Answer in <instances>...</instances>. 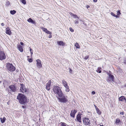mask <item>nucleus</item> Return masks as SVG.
Masks as SVG:
<instances>
[{
	"label": "nucleus",
	"instance_id": "nucleus-1",
	"mask_svg": "<svg viewBox=\"0 0 126 126\" xmlns=\"http://www.w3.org/2000/svg\"><path fill=\"white\" fill-rule=\"evenodd\" d=\"M17 99L18 100L19 103L22 104L25 103L27 101L26 97L23 94H19Z\"/></svg>",
	"mask_w": 126,
	"mask_h": 126
},
{
	"label": "nucleus",
	"instance_id": "nucleus-2",
	"mask_svg": "<svg viewBox=\"0 0 126 126\" xmlns=\"http://www.w3.org/2000/svg\"><path fill=\"white\" fill-rule=\"evenodd\" d=\"M61 89V88L58 86H54L53 88L54 92L59 97H61L63 95V93Z\"/></svg>",
	"mask_w": 126,
	"mask_h": 126
},
{
	"label": "nucleus",
	"instance_id": "nucleus-3",
	"mask_svg": "<svg viewBox=\"0 0 126 126\" xmlns=\"http://www.w3.org/2000/svg\"><path fill=\"white\" fill-rule=\"evenodd\" d=\"M58 98V99L59 102L63 103H67L68 101L67 98L68 97L67 96L64 95L63 94L62 96Z\"/></svg>",
	"mask_w": 126,
	"mask_h": 126
},
{
	"label": "nucleus",
	"instance_id": "nucleus-4",
	"mask_svg": "<svg viewBox=\"0 0 126 126\" xmlns=\"http://www.w3.org/2000/svg\"><path fill=\"white\" fill-rule=\"evenodd\" d=\"M6 67L8 71L10 72H13L16 70V68L11 63H7L6 64Z\"/></svg>",
	"mask_w": 126,
	"mask_h": 126
},
{
	"label": "nucleus",
	"instance_id": "nucleus-5",
	"mask_svg": "<svg viewBox=\"0 0 126 126\" xmlns=\"http://www.w3.org/2000/svg\"><path fill=\"white\" fill-rule=\"evenodd\" d=\"M108 76L107 77V81L109 83H111L114 81V77L113 76L111 75V74L108 73Z\"/></svg>",
	"mask_w": 126,
	"mask_h": 126
},
{
	"label": "nucleus",
	"instance_id": "nucleus-6",
	"mask_svg": "<svg viewBox=\"0 0 126 126\" xmlns=\"http://www.w3.org/2000/svg\"><path fill=\"white\" fill-rule=\"evenodd\" d=\"M62 83L65 88V91L67 92H69L70 90L67 82L64 80L63 79L62 80Z\"/></svg>",
	"mask_w": 126,
	"mask_h": 126
},
{
	"label": "nucleus",
	"instance_id": "nucleus-7",
	"mask_svg": "<svg viewBox=\"0 0 126 126\" xmlns=\"http://www.w3.org/2000/svg\"><path fill=\"white\" fill-rule=\"evenodd\" d=\"M21 86L20 87V92H22L23 93H24L26 92V89L25 88V86L22 84H20Z\"/></svg>",
	"mask_w": 126,
	"mask_h": 126
},
{
	"label": "nucleus",
	"instance_id": "nucleus-8",
	"mask_svg": "<svg viewBox=\"0 0 126 126\" xmlns=\"http://www.w3.org/2000/svg\"><path fill=\"white\" fill-rule=\"evenodd\" d=\"M83 121L84 124L85 125H88L90 124V120L88 118H84Z\"/></svg>",
	"mask_w": 126,
	"mask_h": 126
},
{
	"label": "nucleus",
	"instance_id": "nucleus-9",
	"mask_svg": "<svg viewBox=\"0 0 126 126\" xmlns=\"http://www.w3.org/2000/svg\"><path fill=\"white\" fill-rule=\"evenodd\" d=\"M5 55L4 52L0 51V60H2L5 59Z\"/></svg>",
	"mask_w": 126,
	"mask_h": 126
},
{
	"label": "nucleus",
	"instance_id": "nucleus-10",
	"mask_svg": "<svg viewBox=\"0 0 126 126\" xmlns=\"http://www.w3.org/2000/svg\"><path fill=\"white\" fill-rule=\"evenodd\" d=\"M36 61L37 62V66L39 68L41 67L42 66L41 61L39 59H38Z\"/></svg>",
	"mask_w": 126,
	"mask_h": 126
},
{
	"label": "nucleus",
	"instance_id": "nucleus-11",
	"mask_svg": "<svg viewBox=\"0 0 126 126\" xmlns=\"http://www.w3.org/2000/svg\"><path fill=\"white\" fill-rule=\"evenodd\" d=\"M51 80H49L46 85V89L48 91L50 89V86L51 85Z\"/></svg>",
	"mask_w": 126,
	"mask_h": 126
},
{
	"label": "nucleus",
	"instance_id": "nucleus-12",
	"mask_svg": "<svg viewBox=\"0 0 126 126\" xmlns=\"http://www.w3.org/2000/svg\"><path fill=\"white\" fill-rule=\"evenodd\" d=\"M77 112V111L75 110H72L70 113V116L74 118L75 115Z\"/></svg>",
	"mask_w": 126,
	"mask_h": 126
},
{
	"label": "nucleus",
	"instance_id": "nucleus-13",
	"mask_svg": "<svg viewBox=\"0 0 126 126\" xmlns=\"http://www.w3.org/2000/svg\"><path fill=\"white\" fill-rule=\"evenodd\" d=\"M119 100L120 101H123L125 102H126V99L123 96L120 97L119 98Z\"/></svg>",
	"mask_w": 126,
	"mask_h": 126
},
{
	"label": "nucleus",
	"instance_id": "nucleus-14",
	"mask_svg": "<svg viewBox=\"0 0 126 126\" xmlns=\"http://www.w3.org/2000/svg\"><path fill=\"white\" fill-rule=\"evenodd\" d=\"M6 34L10 35L11 34V30L9 27H7L6 29Z\"/></svg>",
	"mask_w": 126,
	"mask_h": 126
},
{
	"label": "nucleus",
	"instance_id": "nucleus-15",
	"mask_svg": "<svg viewBox=\"0 0 126 126\" xmlns=\"http://www.w3.org/2000/svg\"><path fill=\"white\" fill-rule=\"evenodd\" d=\"M9 88L12 92H15L16 91V88L14 86L10 85L9 86Z\"/></svg>",
	"mask_w": 126,
	"mask_h": 126
},
{
	"label": "nucleus",
	"instance_id": "nucleus-16",
	"mask_svg": "<svg viewBox=\"0 0 126 126\" xmlns=\"http://www.w3.org/2000/svg\"><path fill=\"white\" fill-rule=\"evenodd\" d=\"M42 29L43 30V31L44 32H45L46 33H47V34H51L52 33L51 32L49 31H48L47 29L46 28H44L43 27H42Z\"/></svg>",
	"mask_w": 126,
	"mask_h": 126
},
{
	"label": "nucleus",
	"instance_id": "nucleus-17",
	"mask_svg": "<svg viewBox=\"0 0 126 126\" xmlns=\"http://www.w3.org/2000/svg\"><path fill=\"white\" fill-rule=\"evenodd\" d=\"M77 121L79 123L81 122V117L79 114H78L77 115L76 117Z\"/></svg>",
	"mask_w": 126,
	"mask_h": 126
},
{
	"label": "nucleus",
	"instance_id": "nucleus-18",
	"mask_svg": "<svg viewBox=\"0 0 126 126\" xmlns=\"http://www.w3.org/2000/svg\"><path fill=\"white\" fill-rule=\"evenodd\" d=\"M120 122L121 121L120 119L119 118H117L116 119L114 124L116 125H118L119 124Z\"/></svg>",
	"mask_w": 126,
	"mask_h": 126
},
{
	"label": "nucleus",
	"instance_id": "nucleus-19",
	"mask_svg": "<svg viewBox=\"0 0 126 126\" xmlns=\"http://www.w3.org/2000/svg\"><path fill=\"white\" fill-rule=\"evenodd\" d=\"M57 44L58 45L62 46H64L65 45V43L62 41H58L57 42Z\"/></svg>",
	"mask_w": 126,
	"mask_h": 126
},
{
	"label": "nucleus",
	"instance_id": "nucleus-20",
	"mask_svg": "<svg viewBox=\"0 0 126 126\" xmlns=\"http://www.w3.org/2000/svg\"><path fill=\"white\" fill-rule=\"evenodd\" d=\"M17 48L21 52H22L23 51V49L22 48V47L20 45H19L17 46Z\"/></svg>",
	"mask_w": 126,
	"mask_h": 126
},
{
	"label": "nucleus",
	"instance_id": "nucleus-21",
	"mask_svg": "<svg viewBox=\"0 0 126 126\" xmlns=\"http://www.w3.org/2000/svg\"><path fill=\"white\" fill-rule=\"evenodd\" d=\"M95 107L97 114L99 115L101 113V112L100 110L96 106H95Z\"/></svg>",
	"mask_w": 126,
	"mask_h": 126
},
{
	"label": "nucleus",
	"instance_id": "nucleus-22",
	"mask_svg": "<svg viewBox=\"0 0 126 126\" xmlns=\"http://www.w3.org/2000/svg\"><path fill=\"white\" fill-rule=\"evenodd\" d=\"M27 21L31 23H32L35 24V22L33 21L31 18H30Z\"/></svg>",
	"mask_w": 126,
	"mask_h": 126
},
{
	"label": "nucleus",
	"instance_id": "nucleus-23",
	"mask_svg": "<svg viewBox=\"0 0 126 126\" xmlns=\"http://www.w3.org/2000/svg\"><path fill=\"white\" fill-rule=\"evenodd\" d=\"M6 119V118L5 117H3V118H0L1 122L2 123H3L4 122L5 120Z\"/></svg>",
	"mask_w": 126,
	"mask_h": 126
},
{
	"label": "nucleus",
	"instance_id": "nucleus-24",
	"mask_svg": "<svg viewBox=\"0 0 126 126\" xmlns=\"http://www.w3.org/2000/svg\"><path fill=\"white\" fill-rule=\"evenodd\" d=\"M75 46L76 47V48H80V46L79 45V44L76 42L75 44Z\"/></svg>",
	"mask_w": 126,
	"mask_h": 126
},
{
	"label": "nucleus",
	"instance_id": "nucleus-25",
	"mask_svg": "<svg viewBox=\"0 0 126 126\" xmlns=\"http://www.w3.org/2000/svg\"><path fill=\"white\" fill-rule=\"evenodd\" d=\"M16 13V11L14 10L11 11H10V13L12 15H14Z\"/></svg>",
	"mask_w": 126,
	"mask_h": 126
},
{
	"label": "nucleus",
	"instance_id": "nucleus-26",
	"mask_svg": "<svg viewBox=\"0 0 126 126\" xmlns=\"http://www.w3.org/2000/svg\"><path fill=\"white\" fill-rule=\"evenodd\" d=\"M101 68L99 67L98 68L96 71L98 73H101Z\"/></svg>",
	"mask_w": 126,
	"mask_h": 126
},
{
	"label": "nucleus",
	"instance_id": "nucleus-27",
	"mask_svg": "<svg viewBox=\"0 0 126 126\" xmlns=\"http://www.w3.org/2000/svg\"><path fill=\"white\" fill-rule=\"evenodd\" d=\"M111 14L112 16H114L116 17V18H118V16H117V15H115L112 12H111Z\"/></svg>",
	"mask_w": 126,
	"mask_h": 126
},
{
	"label": "nucleus",
	"instance_id": "nucleus-28",
	"mask_svg": "<svg viewBox=\"0 0 126 126\" xmlns=\"http://www.w3.org/2000/svg\"><path fill=\"white\" fill-rule=\"evenodd\" d=\"M61 126H68L64 123H61Z\"/></svg>",
	"mask_w": 126,
	"mask_h": 126
},
{
	"label": "nucleus",
	"instance_id": "nucleus-29",
	"mask_svg": "<svg viewBox=\"0 0 126 126\" xmlns=\"http://www.w3.org/2000/svg\"><path fill=\"white\" fill-rule=\"evenodd\" d=\"M74 22L76 24H78L79 23V19H78L77 20H75Z\"/></svg>",
	"mask_w": 126,
	"mask_h": 126
},
{
	"label": "nucleus",
	"instance_id": "nucleus-30",
	"mask_svg": "<svg viewBox=\"0 0 126 126\" xmlns=\"http://www.w3.org/2000/svg\"><path fill=\"white\" fill-rule=\"evenodd\" d=\"M74 17V18H77L78 19H79V17L77 16L76 14H74V15L73 16Z\"/></svg>",
	"mask_w": 126,
	"mask_h": 126
},
{
	"label": "nucleus",
	"instance_id": "nucleus-31",
	"mask_svg": "<svg viewBox=\"0 0 126 126\" xmlns=\"http://www.w3.org/2000/svg\"><path fill=\"white\" fill-rule=\"evenodd\" d=\"M22 3L24 4H25L26 2L25 0H21Z\"/></svg>",
	"mask_w": 126,
	"mask_h": 126
},
{
	"label": "nucleus",
	"instance_id": "nucleus-32",
	"mask_svg": "<svg viewBox=\"0 0 126 126\" xmlns=\"http://www.w3.org/2000/svg\"><path fill=\"white\" fill-rule=\"evenodd\" d=\"M70 31L71 32H74V30L71 28L70 27L69 28Z\"/></svg>",
	"mask_w": 126,
	"mask_h": 126
},
{
	"label": "nucleus",
	"instance_id": "nucleus-33",
	"mask_svg": "<svg viewBox=\"0 0 126 126\" xmlns=\"http://www.w3.org/2000/svg\"><path fill=\"white\" fill-rule=\"evenodd\" d=\"M89 57V55H87L84 58V59L85 60H87V59Z\"/></svg>",
	"mask_w": 126,
	"mask_h": 126
},
{
	"label": "nucleus",
	"instance_id": "nucleus-34",
	"mask_svg": "<svg viewBox=\"0 0 126 126\" xmlns=\"http://www.w3.org/2000/svg\"><path fill=\"white\" fill-rule=\"evenodd\" d=\"M120 14H121V13L120 12V11H118L117 13V15H119Z\"/></svg>",
	"mask_w": 126,
	"mask_h": 126
},
{
	"label": "nucleus",
	"instance_id": "nucleus-35",
	"mask_svg": "<svg viewBox=\"0 0 126 126\" xmlns=\"http://www.w3.org/2000/svg\"><path fill=\"white\" fill-rule=\"evenodd\" d=\"M30 51L31 52V55H32L33 53V50L31 48H30Z\"/></svg>",
	"mask_w": 126,
	"mask_h": 126
},
{
	"label": "nucleus",
	"instance_id": "nucleus-36",
	"mask_svg": "<svg viewBox=\"0 0 126 126\" xmlns=\"http://www.w3.org/2000/svg\"><path fill=\"white\" fill-rule=\"evenodd\" d=\"M28 61L30 62H32V60L31 59H29Z\"/></svg>",
	"mask_w": 126,
	"mask_h": 126
},
{
	"label": "nucleus",
	"instance_id": "nucleus-37",
	"mask_svg": "<svg viewBox=\"0 0 126 126\" xmlns=\"http://www.w3.org/2000/svg\"><path fill=\"white\" fill-rule=\"evenodd\" d=\"M69 14L71 16H73L74 15V14H73V13H69Z\"/></svg>",
	"mask_w": 126,
	"mask_h": 126
},
{
	"label": "nucleus",
	"instance_id": "nucleus-38",
	"mask_svg": "<svg viewBox=\"0 0 126 126\" xmlns=\"http://www.w3.org/2000/svg\"><path fill=\"white\" fill-rule=\"evenodd\" d=\"M120 114L122 115H123L124 114V112H121L120 113Z\"/></svg>",
	"mask_w": 126,
	"mask_h": 126
},
{
	"label": "nucleus",
	"instance_id": "nucleus-39",
	"mask_svg": "<svg viewBox=\"0 0 126 126\" xmlns=\"http://www.w3.org/2000/svg\"><path fill=\"white\" fill-rule=\"evenodd\" d=\"M92 93L93 94H95V92L94 91H93L92 92Z\"/></svg>",
	"mask_w": 126,
	"mask_h": 126
},
{
	"label": "nucleus",
	"instance_id": "nucleus-40",
	"mask_svg": "<svg viewBox=\"0 0 126 126\" xmlns=\"http://www.w3.org/2000/svg\"><path fill=\"white\" fill-rule=\"evenodd\" d=\"M50 35H49V38H51L52 37V36L51 35V34H49Z\"/></svg>",
	"mask_w": 126,
	"mask_h": 126
},
{
	"label": "nucleus",
	"instance_id": "nucleus-41",
	"mask_svg": "<svg viewBox=\"0 0 126 126\" xmlns=\"http://www.w3.org/2000/svg\"><path fill=\"white\" fill-rule=\"evenodd\" d=\"M86 7L88 9L90 7V6L89 5H87L86 6Z\"/></svg>",
	"mask_w": 126,
	"mask_h": 126
},
{
	"label": "nucleus",
	"instance_id": "nucleus-42",
	"mask_svg": "<svg viewBox=\"0 0 126 126\" xmlns=\"http://www.w3.org/2000/svg\"><path fill=\"white\" fill-rule=\"evenodd\" d=\"M20 44L22 45H24V43L22 42H20Z\"/></svg>",
	"mask_w": 126,
	"mask_h": 126
},
{
	"label": "nucleus",
	"instance_id": "nucleus-43",
	"mask_svg": "<svg viewBox=\"0 0 126 126\" xmlns=\"http://www.w3.org/2000/svg\"><path fill=\"white\" fill-rule=\"evenodd\" d=\"M97 1V0H93V1L94 2H96Z\"/></svg>",
	"mask_w": 126,
	"mask_h": 126
},
{
	"label": "nucleus",
	"instance_id": "nucleus-44",
	"mask_svg": "<svg viewBox=\"0 0 126 126\" xmlns=\"http://www.w3.org/2000/svg\"><path fill=\"white\" fill-rule=\"evenodd\" d=\"M1 25L2 26H3L4 25V23H2L1 24Z\"/></svg>",
	"mask_w": 126,
	"mask_h": 126
},
{
	"label": "nucleus",
	"instance_id": "nucleus-45",
	"mask_svg": "<svg viewBox=\"0 0 126 126\" xmlns=\"http://www.w3.org/2000/svg\"><path fill=\"white\" fill-rule=\"evenodd\" d=\"M1 82H2V81H0V83H1Z\"/></svg>",
	"mask_w": 126,
	"mask_h": 126
},
{
	"label": "nucleus",
	"instance_id": "nucleus-46",
	"mask_svg": "<svg viewBox=\"0 0 126 126\" xmlns=\"http://www.w3.org/2000/svg\"><path fill=\"white\" fill-rule=\"evenodd\" d=\"M100 126H103V125H100Z\"/></svg>",
	"mask_w": 126,
	"mask_h": 126
},
{
	"label": "nucleus",
	"instance_id": "nucleus-47",
	"mask_svg": "<svg viewBox=\"0 0 126 126\" xmlns=\"http://www.w3.org/2000/svg\"><path fill=\"white\" fill-rule=\"evenodd\" d=\"M80 20L81 21H82V20L80 19Z\"/></svg>",
	"mask_w": 126,
	"mask_h": 126
}]
</instances>
